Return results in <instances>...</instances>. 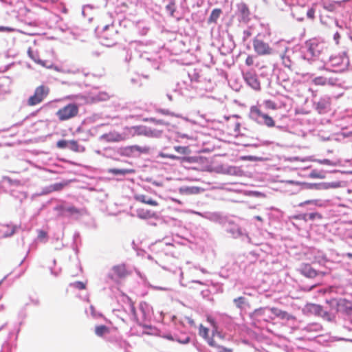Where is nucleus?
Returning <instances> with one entry per match:
<instances>
[{
  "instance_id": "nucleus-44",
  "label": "nucleus",
  "mask_w": 352,
  "mask_h": 352,
  "mask_svg": "<svg viewBox=\"0 0 352 352\" xmlns=\"http://www.w3.org/2000/svg\"><path fill=\"white\" fill-rule=\"evenodd\" d=\"M340 38V34L338 32H336L333 35V39L337 45L339 44Z\"/></svg>"
},
{
  "instance_id": "nucleus-14",
  "label": "nucleus",
  "mask_w": 352,
  "mask_h": 352,
  "mask_svg": "<svg viewBox=\"0 0 352 352\" xmlns=\"http://www.w3.org/2000/svg\"><path fill=\"white\" fill-rule=\"evenodd\" d=\"M239 12L243 21H248L249 20L250 10L245 3H241L239 5Z\"/></svg>"
},
{
  "instance_id": "nucleus-24",
  "label": "nucleus",
  "mask_w": 352,
  "mask_h": 352,
  "mask_svg": "<svg viewBox=\"0 0 352 352\" xmlns=\"http://www.w3.org/2000/svg\"><path fill=\"white\" fill-rule=\"evenodd\" d=\"M67 185V183H56L51 186H50V192L53 191H59L61 190L65 186Z\"/></svg>"
},
{
  "instance_id": "nucleus-17",
  "label": "nucleus",
  "mask_w": 352,
  "mask_h": 352,
  "mask_svg": "<svg viewBox=\"0 0 352 352\" xmlns=\"http://www.w3.org/2000/svg\"><path fill=\"white\" fill-rule=\"evenodd\" d=\"M309 310L318 316L322 315L323 308L322 306L316 304H309L307 305Z\"/></svg>"
},
{
  "instance_id": "nucleus-4",
  "label": "nucleus",
  "mask_w": 352,
  "mask_h": 352,
  "mask_svg": "<svg viewBox=\"0 0 352 352\" xmlns=\"http://www.w3.org/2000/svg\"><path fill=\"white\" fill-rule=\"evenodd\" d=\"M253 47L256 53L259 56L270 55L272 53V49L269 44L260 39L253 41Z\"/></svg>"
},
{
  "instance_id": "nucleus-38",
  "label": "nucleus",
  "mask_w": 352,
  "mask_h": 352,
  "mask_svg": "<svg viewBox=\"0 0 352 352\" xmlns=\"http://www.w3.org/2000/svg\"><path fill=\"white\" fill-rule=\"evenodd\" d=\"M320 316H321L322 318H323L324 320H327V321H331L332 320V317L331 316V315L326 311H324L323 309V312L322 314V315H320Z\"/></svg>"
},
{
  "instance_id": "nucleus-28",
  "label": "nucleus",
  "mask_w": 352,
  "mask_h": 352,
  "mask_svg": "<svg viewBox=\"0 0 352 352\" xmlns=\"http://www.w3.org/2000/svg\"><path fill=\"white\" fill-rule=\"evenodd\" d=\"M234 302L237 308L242 309L245 303V298L243 296L234 299Z\"/></svg>"
},
{
  "instance_id": "nucleus-16",
  "label": "nucleus",
  "mask_w": 352,
  "mask_h": 352,
  "mask_svg": "<svg viewBox=\"0 0 352 352\" xmlns=\"http://www.w3.org/2000/svg\"><path fill=\"white\" fill-rule=\"evenodd\" d=\"M312 82L318 86H324L327 84H331V80L327 79L323 76L316 77L312 80Z\"/></svg>"
},
{
  "instance_id": "nucleus-37",
  "label": "nucleus",
  "mask_w": 352,
  "mask_h": 352,
  "mask_svg": "<svg viewBox=\"0 0 352 352\" xmlns=\"http://www.w3.org/2000/svg\"><path fill=\"white\" fill-rule=\"evenodd\" d=\"M144 121H149L152 122L154 125H162L164 124V122L162 120H157L155 118H146L144 120Z\"/></svg>"
},
{
  "instance_id": "nucleus-41",
  "label": "nucleus",
  "mask_w": 352,
  "mask_h": 352,
  "mask_svg": "<svg viewBox=\"0 0 352 352\" xmlns=\"http://www.w3.org/2000/svg\"><path fill=\"white\" fill-rule=\"evenodd\" d=\"M15 29L11 27L0 26V32H13Z\"/></svg>"
},
{
  "instance_id": "nucleus-30",
  "label": "nucleus",
  "mask_w": 352,
  "mask_h": 352,
  "mask_svg": "<svg viewBox=\"0 0 352 352\" xmlns=\"http://www.w3.org/2000/svg\"><path fill=\"white\" fill-rule=\"evenodd\" d=\"M109 25H106V26H104V32L102 33V35H101L102 38H103L104 39L107 40V42L106 43V45H110L113 44V41H114V39H113V38H110V39H109L110 41H108L109 38H108V37H107V36L106 30H107V29H109Z\"/></svg>"
},
{
  "instance_id": "nucleus-25",
  "label": "nucleus",
  "mask_w": 352,
  "mask_h": 352,
  "mask_svg": "<svg viewBox=\"0 0 352 352\" xmlns=\"http://www.w3.org/2000/svg\"><path fill=\"white\" fill-rule=\"evenodd\" d=\"M29 56L37 64L45 67V62L40 59L38 57H35L33 54L32 51L29 49L28 51Z\"/></svg>"
},
{
  "instance_id": "nucleus-43",
  "label": "nucleus",
  "mask_w": 352,
  "mask_h": 352,
  "mask_svg": "<svg viewBox=\"0 0 352 352\" xmlns=\"http://www.w3.org/2000/svg\"><path fill=\"white\" fill-rule=\"evenodd\" d=\"M166 8L170 12V14L173 15V12L175 11V4H174V3L171 2L170 4H168L166 6Z\"/></svg>"
},
{
  "instance_id": "nucleus-2",
  "label": "nucleus",
  "mask_w": 352,
  "mask_h": 352,
  "mask_svg": "<svg viewBox=\"0 0 352 352\" xmlns=\"http://www.w3.org/2000/svg\"><path fill=\"white\" fill-rule=\"evenodd\" d=\"M79 113V106L76 103H69L59 109L56 112L58 120L61 122L76 117Z\"/></svg>"
},
{
  "instance_id": "nucleus-46",
  "label": "nucleus",
  "mask_w": 352,
  "mask_h": 352,
  "mask_svg": "<svg viewBox=\"0 0 352 352\" xmlns=\"http://www.w3.org/2000/svg\"><path fill=\"white\" fill-rule=\"evenodd\" d=\"M311 176H312L313 177H316V178H321V179L324 177V175H320V174H317V173H314V172H313V173H311Z\"/></svg>"
},
{
  "instance_id": "nucleus-29",
  "label": "nucleus",
  "mask_w": 352,
  "mask_h": 352,
  "mask_svg": "<svg viewBox=\"0 0 352 352\" xmlns=\"http://www.w3.org/2000/svg\"><path fill=\"white\" fill-rule=\"evenodd\" d=\"M221 14V10L219 9H214L210 16V21L215 22L217 19L219 17Z\"/></svg>"
},
{
  "instance_id": "nucleus-39",
  "label": "nucleus",
  "mask_w": 352,
  "mask_h": 352,
  "mask_svg": "<svg viewBox=\"0 0 352 352\" xmlns=\"http://www.w3.org/2000/svg\"><path fill=\"white\" fill-rule=\"evenodd\" d=\"M307 15L309 19H314L315 17V8L312 7L311 8L308 10Z\"/></svg>"
},
{
  "instance_id": "nucleus-36",
  "label": "nucleus",
  "mask_w": 352,
  "mask_h": 352,
  "mask_svg": "<svg viewBox=\"0 0 352 352\" xmlns=\"http://www.w3.org/2000/svg\"><path fill=\"white\" fill-rule=\"evenodd\" d=\"M307 217H309V219L310 220H314L315 219H321L322 215L318 212H312L309 214H307Z\"/></svg>"
},
{
  "instance_id": "nucleus-27",
  "label": "nucleus",
  "mask_w": 352,
  "mask_h": 352,
  "mask_svg": "<svg viewBox=\"0 0 352 352\" xmlns=\"http://www.w3.org/2000/svg\"><path fill=\"white\" fill-rule=\"evenodd\" d=\"M63 212H68L69 214H80V210L75 206H69L63 208Z\"/></svg>"
},
{
  "instance_id": "nucleus-6",
  "label": "nucleus",
  "mask_w": 352,
  "mask_h": 352,
  "mask_svg": "<svg viewBox=\"0 0 352 352\" xmlns=\"http://www.w3.org/2000/svg\"><path fill=\"white\" fill-rule=\"evenodd\" d=\"M250 113L256 117L262 118L264 120V124L267 126H275V121L273 120V118L269 115L262 113L261 109L257 106H252L250 107Z\"/></svg>"
},
{
  "instance_id": "nucleus-32",
  "label": "nucleus",
  "mask_w": 352,
  "mask_h": 352,
  "mask_svg": "<svg viewBox=\"0 0 352 352\" xmlns=\"http://www.w3.org/2000/svg\"><path fill=\"white\" fill-rule=\"evenodd\" d=\"M265 106L267 109L274 110L276 109V104L274 102L268 100L264 102Z\"/></svg>"
},
{
  "instance_id": "nucleus-19",
  "label": "nucleus",
  "mask_w": 352,
  "mask_h": 352,
  "mask_svg": "<svg viewBox=\"0 0 352 352\" xmlns=\"http://www.w3.org/2000/svg\"><path fill=\"white\" fill-rule=\"evenodd\" d=\"M102 138L108 142H119L122 139L121 135L113 133L105 134Z\"/></svg>"
},
{
  "instance_id": "nucleus-53",
  "label": "nucleus",
  "mask_w": 352,
  "mask_h": 352,
  "mask_svg": "<svg viewBox=\"0 0 352 352\" xmlns=\"http://www.w3.org/2000/svg\"><path fill=\"white\" fill-rule=\"evenodd\" d=\"M346 256L349 258H352V253H347Z\"/></svg>"
},
{
  "instance_id": "nucleus-35",
  "label": "nucleus",
  "mask_w": 352,
  "mask_h": 352,
  "mask_svg": "<svg viewBox=\"0 0 352 352\" xmlns=\"http://www.w3.org/2000/svg\"><path fill=\"white\" fill-rule=\"evenodd\" d=\"M175 150L181 154H186L188 151V147L179 146H175Z\"/></svg>"
},
{
  "instance_id": "nucleus-10",
  "label": "nucleus",
  "mask_w": 352,
  "mask_h": 352,
  "mask_svg": "<svg viewBox=\"0 0 352 352\" xmlns=\"http://www.w3.org/2000/svg\"><path fill=\"white\" fill-rule=\"evenodd\" d=\"M134 199L138 202L148 204L153 206H157L159 205L158 202L151 197L142 194H135Z\"/></svg>"
},
{
  "instance_id": "nucleus-3",
  "label": "nucleus",
  "mask_w": 352,
  "mask_h": 352,
  "mask_svg": "<svg viewBox=\"0 0 352 352\" xmlns=\"http://www.w3.org/2000/svg\"><path fill=\"white\" fill-rule=\"evenodd\" d=\"M50 93V88L45 85H40L37 87L34 91V95L30 96L28 100V104L29 106L36 105L47 97Z\"/></svg>"
},
{
  "instance_id": "nucleus-15",
  "label": "nucleus",
  "mask_w": 352,
  "mask_h": 352,
  "mask_svg": "<svg viewBox=\"0 0 352 352\" xmlns=\"http://www.w3.org/2000/svg\"><path fill=\"white\" fill-rule=\"evenodd\" d=\"M329 102L324 100L321 99L316 103V109L319 113H323L329 106Z\"/></svg>"
},
{
  "instance_id": "nucleus-26",
  "label": "nucleus",
  "mask_w": 352,
  "mask_h": 352,
  "mask_svg": "<svg viewBox=\"0 0 352 352\" xmlns=\"http://www.w3.org/2000/svg\"><path fill=\"white\" fill-rule=\"evenodd\" d=\"M29 56L37 64L45 67V62L40 59L38 57H35L33 54L32 51L29 49L28 51Z\"/></svg>"
},
{
  "instance_id": "nucleus-40",
  "label": "nucleus",
  "mask_w": 352,
  "mask_h": 352,
  "mask_svg": "<svg viewBox=\"0 0 352 352\" xmlns=\"http://www.w3.org/2000/svg\"><path fill=\"white\" fill-rule=\"evenodd\" d=\"M293 218L295 219H300V220H303L305 221H307V214H300L294 216Z\"/></svg>"
},
{
  "instance_id": "nucleus-5",
  "label": "nucleus",
  "mask_w": 352,
  "mask_h": 352,
  "mask_svg": "<svg viewBox=\"0 0 352 352\" xmlns=\"http://www.w3.org/2000/svg\"><path fill=\"white\" fill-rule=\"evenodd\" d=\"M246 83L255 91H260L261 89V82L256 73L247 72L243 74Z\"/></svg>"
},
{
  "instance_id": "nucleus-34",
  "label": "nucleus",
  "mask_w": 352,
  "mask_h": 352,
  "mask_svg": "<svg viewBox=\"0 0 352 352\" xmlns=\"http://www.w3.org/2000/svg\"><path fill=\"white\" fill-rule=\"evenodd\" d=\"M69 147L70 148L74 151H78V144L76 141L75 140H71L69 142Z\"/></svg>"
},
{
  "instance_id": "nucleus-13",
  "label": "nucleus",
  "mask_w": 352,
  "mask_h": 352,
  "mask_svg": "<svg viewBox=\"0 0 352 352\" xmlns=\"http://www.w3.org/2000/svg\"><path fill=\"white\" fill-rule=\"evenodd\" d=\"M301 273L308 278H314L318 275V273L308 264L302 267Z\"/></svg>"
},
{
  "instance_id": "nucleus-21",
  "label": "nucleus",
  "mask_w": 352,
  "mask_h": 352,
  "mask_svg": "<svg viewBox=\"0 0 352 352\" xmlns=\"http://www.w3.org/2000/svg\"><path fill=\"white\" fill-rule=\"evenodd\" d=\"M108 172L115 175H124L127 173H132L133 171L131 170L128 169L110 168Z\"/></svg>"
},
{
  "instance_id": "nucleus-23",
  "label": "nucleus",
  "mask_w": 352,
  "mask_h": 352,
  "mask_svg": "<svg viewBox=\"0 0 352 352\" xmlns=\"http://www.w3.org/2000/svg\"><path fill=\"white\" fill-rule=\"evenodd\" d=\"M161 337L163 338L167 339L168 340H170V341L176 340L178 342L182 343V344H187L190 341V338L189 337H187L184 340L181 341L180 340L175 339L171 334L162 335Z\"/></svg>"
},
{
  "instance_id": "nucleus-22",
  "label": "nucleus",
  "mask_w": 352,
  "mask_h": 352,
  "mask_svg": "<svg viewBox=\"0 0 352 352\" xmlns=\"http://www.w3.org/2000/svg\"><path fill=\"white\" fill-rule=\"evenodd\" d=\"M70 287L77 289L78 290H83L86 289L87 283L82 281H76L70 283Z\"/></svg>"
},
{
  "instance_id": "nucleus-51",
  "label": "nucleus",
  "mask_w": 352,
  "mask_h": 352,
  "mask_svg": "<svg viewBox=\"0 0 352 352\" xmlns=\"http://www.w3.org/2000/svg\"><path fill=\"white\" fill-rule=\"evenodd\" d=\"M255 219L259 221H263V219L260 216H256Z\"/></svg>"
},
{
  "instance_id": "nucleus-47",
  "label": "nucleus",
  "mask_w": 352,
  "mask_h": 352,
  "mask_svg": "<svg viewBox=\"0 0 352 352\" xmlns=\"http://www.w3.org/2000/svg\"><path fill=\"white\" fill-rule=\"evenodd\" d=\"M46 236V233L43 231H40L39 232V237L41 238H44Z\"/></svg>"
},
{
  "instance_id": "nucleus-50",
  "label": "nucleus",
  "mask_w": 352,
  "mask_h": 352,
  "mask_svg": "<svg viewBox=\"0 0 352 352\" xmlns=\"http://www.w3.org/2000/svg\"><path fill=\"white\" fill-rule=\"evenodd\" d=\"M330 161L329 160H324L322 163L325 164H329Z\"/></svg>"
},
{
  "instance_id": "nucleus-8",
  "label": "nucleus",
  "mask_w": 352,
  "mask_h": 352,
  "mask_svg": "<svg viewBox=\"0 0 352 352\" xmlns=\"http://www.w3.org/2000/svg\"><path fill=\"white\" fill-rule=\"evenodd\" d=\"M214 337H218L221 340L223 339V336H222L221 333L217 330V328H215V329L212 331V338L208 339V344L210 346L217 348L219 352H232V349L226 348L218 344L214 339Z\"/></svg>"
},
{
  "instance_id": "nucleus-1",
  "label": "nucleus",
  "mask_w": 352,
  "mask_h": 352,
  "mask_svg": "<svg viewBox=\"0 0 352 352\" xmlns=\"http://www.w3.org/2000/svg\"><path fill=\"white\" fill-rule=\"evenodd\" d=\"M162 130L153 126L138 125L129 129V133L133 136H145L148 138H158L162 133Z\"/></svg>"
},
{
  "instance_id": "nucleus-42",
  "label": "nucleus",
  "mask_w": 352,
  "mask_h": 352,
  "mask_svg": "<svg viewBox=\"0 0 352 352\" xmlns=\"http://www.w3.org/2000/svg\"><path fill=\"white\" fill-rule=\"evenodd\" d=\"M245 64L248 66H251L254 64V57L251 55H249L245 59Z\"/></svg>"
},
{
  "instance_id": "nucleus-9",
  "label": "nucleus",
  "mask_w": 352,
  "mask_h": 352,
  "mask_svg": "<svg viewBox=\"0 0 352 352\" xmlns=\"http://www.w3.org/2000/svg\"><path fill=\"white\" fill-rule=\"evenodd\" d=\"M150 151V147L148 146H140L138 145H133L126 146L124 148V152L126 155H133L136 152L140 153H148Z\"/></svg>"
},
{
  "instance_id": "nucleus-33",
  "label": "nucleus",
  "mask_w": 352,
  "mask_h": 352,
  "mask_svg": "<svg viewBox=\"0 0 352 352\" xmlns=\"http://www.w3.org/2000/svg\"><path fill=\"white\" fill-rule=\"evenodd\" d=\"M69 145V142L65 140H58L56 143V146L59 148H65Z\"/></svg>"
},
{
  "instance_id": "nucleus-54",
  "label": "nucleus",
  "mask_w": 352,
  "mask_h": 352,
  "mask_svg": "<svg viewBox=\"0 0 352 352\" xmlns=\"http://www.w3.org/2000/svg\"><path fill=\"white\" fill-rule=\"evenodd\" d=\"M346 300H341V301L340 302L339 305H342V304L346 303Z\"/></svg>"
},
{
  "instance_id": "nucleus-7",
  "label": "nucleus",
  "mask_w": 352,
  "mask_h": 352,
  "mask_svg": "<svg viewBox=\"0 0 352 352\" xmlns=\"http://www.w3.org/2000/svg\"><path fill=\"white\" fill-rule=\"evenodd\" d=\"M111 271L112 273L110 274L109 276L112 280L124 278L129 274V272L126 270V265L124 264L113 266Z\"/></svg>"
},
{
  "instance_id": "nucleus-11",
  "label": "nucleus",
  "mask_w": 352,
  "mask_h": 352,
  "mask_svg": "<svg viewBox=\"0 0 352 352\" xmlns=\"http://www.w3.org/2000/svg\"><path fill=\"white\" fill-rule=\"evenodd\" d=\"M271 312L274 314L276 317L283 319V320H294L295 317L292 315L288 314L285 311L280 310L276 307H272L270 309Z\"/></svg>"
},
{
  "instance_id": "nucleus-31",
  "label": "nucleus",
  "mask_w": 352,
  "mask_h": 352,
  "mask_svg": "<svg viewBox=\"0 0 352 352\" xmlns=\"http://www.w3.org/2000/svg\"><path fill=\"white\" fill-rule=\"evenodd\" d=\"M323 7L328 11L333 12L336 9V4L333 3L331 1H324Z\"/></svg>"
},
{
  "instance_id": "nucleus-49",
  "label": "nucleus",
  "mask_w": 352,
  "mask_h": 352,
  "mask_svg": "<svg viewBox=\"0 0 352 352\" xmlns=\"http://www.w3.org/2000/svg\"><path fill=\"white\" fill-rule=\"evenodd\" d=\"M313 201H312V200H308V201H305V202H303V203H301V204H300V206H302V205H304V204H311V203H312Z\"/></svg>"
},
{
  "instance_id": "nucleus-18",
  "label": "nucleus",
  "mask_w": 352,
  "mask_h": 352,
  "mask_svg": "<svg viewBox=\"0 0 352 352\" xmlns=\"http://www.w3.org/2000/svg\"><path fill=\"white\" fill-rule=\"evenodd\" d=\"M110 332L109 328L105 325H98L95 328V333L98 336H102L104 334L109 333Z\"/></svg>"
},
{
  "instance_id": "nucleus-12",
  "label": "nucleus",
  "mask_w": 352,
  "mask_h": 352,
  "mask_svg": "<svg viewBox=\"0 0 352 352\" xmlns=\"http://www.w3.org/2000/svg\"><path fill=\"white\" fill-rule=\"evenodd\" d=\"M136 212H137L138 217L140 219H151V218H153L155 217V212L148 210V209H145L144 208H138Z\"/></svg>"
},
{
  "instance_id": "nucleus-45",
  "label": "nucleus",
  "mask_w": 352,
  "mask_h": 352,
  "mask_svg": "<svg viewBox=\"0 0 352 352\" xmlns=\"http://www.w3.org/2000/svg\"><path fill=\"white\" fill-rule=\"evenodd\" d=\"M130 309H131V314L133 315V316H135L136 314V311H135V308L134 307V305L133 303L130 300Z\"/></svg>"
},
{
  "instance_id": "nucleus-52",
  "label": "nucleus",
  "mask_w": 352,
  "mask_h": 352,
  "mask_svg": "<svg viewBox=\"0 0 352 352\" xmlns=\"http://www.w3.org/2000/svg\"><path fill=\"white\" fill-rule=\"evenodd\" d=\"M208 320L214 326L215 325V322L214 321L212 320V319H210L208 318Z\"/></svg>"
},
{
  "instance_id": "nucleus-48",
  "label": "nucleus",
  "mask_w": 352,
  "mask_h": 352,
  "mask_svg": "<svg viewBox=\"0 0 352 352\" xmlns=\"http://www.w3.org/2000/svg\"><path fill=\"white\" fill-rule=\"evenodd\" d=\"M166 157L170 158V159H172V160H175V159H177L178 158V157L175 156L174 155H167Z\"/></svg>"
},
{
  "instance_id": "nucleus-20",
  "label": "nucleus",
  "mask_w": 352,
  "mask_h": 352,
  "mask_svg": "<svg viewBox=\"0 0 352 352\" xmlns=\"http://www.w3.org/2000/svg\"><path fill=\"white\" fill-rule=\"evenodd\" d=\"M208 332H209V329L208 328L205 327L202 324H200L199 328V334L201 337H202L203 338L206 340L208 342V339H210L212 338V336L211 337L208 336Z\"/></svg>"
}]
</instances>
